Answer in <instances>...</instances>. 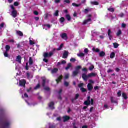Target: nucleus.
Listing matches in <instances>:
<instances>
[{
    "instance_id": "nucleus-1",
    "label": "nucleus",
    "mask_w": 128,
    "mask_h": 128,
    "mask_svg": "<svg viewBox=\"0 0 128 128\" xmlns=\"http://www.w3.org/2000/svg\"><path fill=\"white\" fill-rule=\"evenodd\" d=\"M12 122L6 120L4 117L1 118L0 120V128H8L10 126Z\"/></svg>"
},
{
    "instance_id": "nucleus-2",
    "label": "nucleus",
    "mask_w": 128,
    "mask_h": 128,
    "mask_svg": "<svg viewBox=\"0 0 128 128\" xmlns=\"http://www.w3.org/2000/svg\"><path fill=\"white\" fill-rule=\"evenodd\" d=\"M49 82L50 80L44 77L42 78V86L43 88H44V90H46V92H50V87L48 86Z\"/></svg>"
},
{
    "instance_id": "nucleus-3",
    "label": "nucleus",
    "mask_w": 128,
    "mask_h": 128,
    "mask_svg": "<svg viewBox=\"0 0 128 128\" xmlns=\"http://www.w3.org/2000/svg\"><path fill=\"white\" fill-rule=\"evenodd\" d=\"M9 14L12 16L14 18H16L18 16V12L14 9V5L10 6V10L9 11Z\"/></svg>"
},
{
    "instance_id": "nucleus-4",
    "label": "nucleus",
    "mask_w": 128,
    "mask_h": 128,
    "mask_svg": "<svg viewBox=\"0 0 128 128\" xmlns=\"http://www.w3.org/2000/svg\"><path fill=\"white\" fill-rule=\"evenodd\" d=\"M92 24V15L89 14L86 16V20H84L82 24L86 26V24Z\"/></svg>"
},
{
    "instance_id": "nucleus-5",
    "label": "nucleus",
    "mask_w": 128,
    "mask_h": 128,
    "mask_svg": "<svg viewBox=\"0 0 128 128\" xmlns=\"http://www.w3.org/2000/svg\"><path fill=\"white\" fill-rule=\"evenodd\" d=\"M54 56V52H50L49 53H44V62H48V60L46 59L48 58H50V56Z\"/></svg>"
},
{
    "instance_id": "nucleus-6",
    "label": "nucleus",
    "mask_w": 128,
    "mask_h": 128,
    "mask_svg": "<svg viewBox=\"0 0 128 128\" xmlns=\"http://www.w3.org/2000/svg\"><path fill=\"white\" fill-rule=\"evenodd\" d=\"M22 98L23 100H25V102H26L28 106H32V104L28 102H30V97H28V95L26 93H25L24 95L22 96Z\"/></svg>"
},
{
    "instance_id": "nucleus-7",
    "label": "nucleus",
    "mask_w": 128,
    "mask_h": 128,
    "mask_svg": "<svg viewBox=\"0 0 128 128\" xmlns=\"http://www.w3.org/2000/svg\"><path fill=\"white\" fill-rule=\"evenodd\" d=\"M84 104L85 106H90V104H92H92H94V100L91 99L90 100V96H88V100L84 102Z\"/></svg>"
},
{
    "instance_id": "nucleus-8",
    "label": "nucleus",
    "mask_w": 128,
    "mask_h": 128,
    "mask_svg": "<svg viewBox=\"0 0 128 128\" xmlns=\"http://www.w3.org/2000/svg\"><path fill=\"white\" fill-rule=\"evenodd\" d=\"M26 81L24 80H20L19 82L20 86H24V88H26Z\"/></svg>"
},
{
    "instance_id": "nucleus-9",
    "label": "nucleus",
    "mask_w": 128,
    "mask_h": 128,
    "mask_svg": "<svg viewBox=\"0 0 128 128\" xmlns=\"http://www.w3.org/2000/svg\"><path fill=\"white\" fill-rule=\"evenodd\" d=\"M100 35V33L98 32H96V31L92 32V36L94 38H98V36Z\"/></svg>"
},
{
    "instance_id": "nucleus-10",
    "label": "nucleus",
    "mask_w": 128,
    "mask_h": 128,
    "mask_svg": "<svg viewBox=\"0 0 128 128\" xmlns=\"http://www.w3.org/2000/svg\"><path fill=\"white\" fill-rule=\"evenodd\" d=\"M27 78L28 80H32V78H34V74L30 72H27L26 73Z\"/></svg>"
},
{
    "instance_id": "nucleus-11",
    "label": "nucleus",
    "mask_w": 128,
    "mask_h": 128,
    "mask_svg": "<svg viewBox=\"0 0 128 128\" xmlns=\"http://www.w3.org/2000/svg\"><path fill=\"white\" fill-rule=\"evenodd\" d=\"M112 36H113L112 32V30H108V36H109V38L110 40H112Z\"/></svg>"
},
{
    "instance_id": "nucleus-12",
    "label": "nucleus",
    "mask_w": 128,
    "mask_h": 128,
    "mask_svg": "<svg viewBox=\"0 0 128 128\" xmlns=\"http://www.w3.org/2000/svg\"><path fill=\"white\" fill-rule=\"evenodd\" d=\"M46 128H56V125L53 124L49 123L46 126Z\"/></svg>"
},
{
    "instance_id": "nucleus-13",
    "label": "nucleus",
    "mask_w": 128,
    "mask_h": 128,
    "mask_svg": "<svg viewBox=\"0 0 128 128\" xmlns=\"http://www.w3.org/2000/svg\"><path fill=\"white\" fill-rule=\"evenodd\" d=\"M54 102H51L48 104V106L50 108V110H54Z\"/></svg>"
},
{
    "instance_id": "nucleus-14",
    "label": "nucleus",
    "mask_w": 128,
    "mask_h": 128,
    "mask_svg": "<svg viewBox=\"0 0 128 128\" xmlns=\"http://www.w3.org/2000/svg\"><path fill=\"white\" fill-rule=\"evenodd\" d=\"M16 62L19 64H22V56H18L16 57Z\"/></svg>"
},
{
    "instance_id": "nucleus-15",
    "label": "nucleus",
    "mask_w": 128,
    "mask_h": 128,
    "mask_svg": "<svg viewBox=\"0 0 128 128\" xmlns=\"http://www.w3.org/2000/svg\"><path fill=\"white\" fill-rule=\"evenodd\" d=\"M50 24H45L44 26V30H50Z\"/></svg>"
},
{
    "instance_id": "nucleus-16",
    "label": "nucleus",
    "mask_w": 128,
    "mask_h": 128,
    "mask_svg": "<svg viewBox=\"0 0 128 128\" xmlns=\"http://www.w3.org/2000/svg\"><path fill=\"white\" fill-rule=\"evenodd\" d=\"M82 78L84 80H88V78H90V77H88V75L87 76L86 74H83L82 75Z\"/></svg>"
},
{
    "instance_id": "nucleus-17",
    "label": "nucleus",
    "mask_w": 128,
    "mask_h": 128,
    "mask_svg": "<svg viewBox=\"0 0 128 128\" xmlns=\"http://www.w3.org/2000/svg\"><path fill=\"white\" fill-rule=\"evenodd\" d=\"M62 38L65 40H68V36L66 34H63L61 35Z\"/></svg>"
},
{
    "instance_id": "nucleus-18",
    "label": "nucleus",
    "mask_w": 128,
    "mask_h": 128,
    "mask_svg": "<svg viewBox=\"0 0 128 128\" xmlns=\"http://www.w3.org/2000/svg\"><path fill=\"white\" fill-rule=\"evenodd\" d=\"M70 116H64L63 117V120L64 122H68V120H70Z\"/></svg>"
},
{
    "instance_id": "nucleus-19",
    "label": "nucleus",
    "mask_w": 128,
    "mask_h": 128,
    "mask_svg": "<svg viewBox=\"0 0 128 128\" xmlns=\"http://www.w3.org/2000/svg\"><path fill=\"white\" fill-rule=\"evenodd\" d=\"M68 56V52L65 51L63 54V58H67Z\"/></svg>"
},
{
    "instance_id": "nucleus-20",
    "label": "nucleus",
    "mask_w": 128,
    "mask_h": 128,
    "mask_svg": "<svg viewBox=\"0 0 128 128\" xmlns=\"http://www.w3.org/2000/svg\"><path fill=\"white\" fill-rule=\"evenodd\" d=\"M88 90L90 92V90H92L94 88V87L92 86V85L90 84H88Z\"/></svg>"
},
{
    "instance_id": "nucleus-21",
    "label": "nucleus",
    "mask_w": 128,
    "mask_h": 128,
    "mask_svg": "<svg viewBox=\"0 0 128 128\" xmlns=\"http://www.w3.org/2000/svg\"><path fill=\"white\" fill-rule=\"evenodd\" d=\"M96 76V74L95 73H91V74H88V77L94 78V77Z\"/></svg>"
},
{
    "instance_id": "nucleus-22",
    "label": "nucleus",
    "mask_w": 128,
    "mask_h": 128,
    "mask_svg": "<svg viewBox=\"0 0 128 128\" xmlns=\"http://www.w3.org/2000/svg\"><path fill=\"white\" fill-rule=\"evenodd\" d=\"M79 72H80V71H78V70L74 71L72 73L73 76H78V74Z\"/></svg>"
},
{
    "instance_id": "nucleus-23",
    "label": "nucleus",
    "mask_w": 128,
    "mask_h": 128,
    "mask_svg": "<svg viewBox=\"0 0 128 128\" xmlns=\"http://www.w3.org/2000/svg\"><path fill=\"white\" fill-rule=\"evenodd\" d=\"M16 34L18 36H24V34H22V32L20 31H17Z\"/></svg>"
},
{
    "instance_id": "nucleus-24",
    "label": "nucleus",
    "mask_w": 128,
    "mask_h": 128,
    "mask_svg": "<svg viewBox=\"0 0 128 128\" xmlns=\"http://www.w3.org/2000/svg\"><path fill=\"white\" fill-rule=\"evenodd\" d=\"M90 10H92L90 8H88L87 9H86L84 10V14H88V12H90Z\"/></svg>"
},
{
    "instance_id": "nucleus-25",
    "label": "nucleus",
    "mask_w": 128,
    "mask_h": 128,
    "mask_svg": "<svg viewBox=\"0 0 128 128\" xmlns=\"http://www.w3.org/2000/svg\"><path fill=\"white\" fill-rule=\"evenodd\" d=\"M28 62H29V64H30V66H32V64H34V61L32 60V58H30Z\"/></svg>"
},
{
    "instance_id": "nucleus-26",
    "label": "nucleus",
    "mask_w": 128,
    "mask_h": 128,
    "mask_svg": "<svg viewBox=\"0 0 128 128\" xmlns=\"http://www.w3.org/2000/svg\"><path fill=\"white\" fill-rule=\"evenodd\" d=\"M58 68H54L52 70V74H56V72H58Z\"/></svg>"
},
{
    "instance_id": "nucleus-27",
    "label": "nucleus",
    "mask_w": 128,
    "mask_h": 128,
    "mask_svg": "<svg viewBox=\"0 0 128 128\" xmlns=\"http://www.w3.org/2000/svg\"><path fill=\"white\" fill-rule=\"evenodd\" d=\"M70 68H72V64L70 63L68 64L67 67L66 68V70H68Z\"/></svg>"
},
{
    "instance_id": "nucleus-28",
    "label": "nucleus",
    "mask_w": 128,
    "mask_h": 128,
    "mask_svg": "<svg viewBox=\"0 0 128 128\" xmlns=\"http://www.w3.org/2000/svg\"><path fill=\"white\" fill-rule=\"evenodd\" d=\"M122 98H124V100H128V95L126 94V93H123L122 94Z\"/></svg>"
},
{
    "instance_id": "nucleus-29",
    "label": "nucleus",
    "mask_w": 128,
    "mask_h": 128,
    "mask_svg": "<svg viewBox=\"0 0 128 128\" xmlns=\"http://www.w3.org/2000/svg\"><path fill=\"white\" fill-rule=\"evenodd\" d=\"M62 80V76H60V77L58 78V79H57L56 80L57 84H58V82H60Z\"/></svg>"
},
{
    "instance_id": "nucleus-30",
    "label": "nucleus",
    "mask_w": 128,
    "mask_h": 128,
    "mask_svg": "<svg viewBox=\"0 0 128 128\" xmlns=\"http://www.w3.org/2000/svg\"><path fill=\"white\" fill-rule=\"evenodd\" d=\"M72 6H75L76 8H78L79 6H82V4H78L76 3H73L72 4Z\"/></svg>"
},
{
    "instance_id": "nucleus-31",
    "label": "nucleus",
    "mask_w": 128,
    "mask_h": 128,
    "mask_svg": "<svg viewBox=\"0 0 128 128\" xmlns=\"http://www.w3.org/2000/svg\"><path fill=\"white\" fill-rule=\"evenodd\" d=\"M92 50H93V52H100V50L98 48L96 49V48L94 47L92 48Z\"/></svg>"
},
{
    "instance_id": "nucleus-32",
    "label": "nucleus",
    "mask_w": 128,
    "mask_h": 128,
    "mask_svg": "<svg viewBox=\"0 0 128 128\" xmlns=\"http://www.w3.org/2000/svg\"><path fill=\"white\" fill-rule=\"evenodd\" d=\"M106 56V53H104V52H102L100 53V56L101 58H103V56Z\"/></svg>"
},
{
    "instance_id": "nucleus-33",
    "label": "nucleus",
    "mask_w": 128,
    "mask_h": 128,
    "mask_svg": "<svg viewBox=\"0 0 128 128\" xmlns=\"http://www.w3.org/2000/svg\"><path fill=\"white\" fill-rule=\"evenodd\" d=\"M66 18L68 22H70V20H72V18L70 17V16L68 14L66 15Z\"/></svg>"
},
{
    "instance_id": "nucleus-34",
    "label": "nucleus",
    "mask_w": 128,
    "mask_h": 128,
    "mask_svg": "<svg viewBox=\"0 0 128 128\" xmlns=\"http://www.w3.org/2000/svg\"><path fill=\"white\" fill-rule=\"evenodd\" d=\"M119 46L120 45L118 43L114 44V48H118Z\"/></svg>"
},
{
    "instance_id": "nucleus-35",
    "label": "nucleus",
    "mask_w": 128,
    "mask_h": 128,
    "mask_svg": "<svg viewBox=\"0 0 128 128\" xmlns=\"http://www.w3.org/2000/svg\"><path fill=\"white\" fill-rule=\"evenodd\" d=\"M108 12H114V8H108Z\"/></svg>"
},
{
    "instance_id": "nucleus-36",
    "label": "nucleus",
    "mask_w": 128,
    "mask_h": 128,
    "mask_svg": "<svg viewBox=\"0 0 128 128\" xmlns=\"http://www.w3.org/2000/svg\"><path fill=\"white\" fill-rule=\"evenodd\" d=\"M4 56L5 58H10V55H8L6 51L4 52Z\"/></svg>"
},
{
    "instance_id": "nucleus-37",
    "label": "nucleus",
    "mask_w": 128,
    "mask_h": 128,
    "mask_svg": "<svg viewBox=\"0 0 128 128\" xmlns=\"http://www.w3.org/2000/svg\"><path fill=\"white\" fill-rule=\"evenodd\" d=\"M115 56H116V54H114V52H112L110 54V58H114Z\"/></svg>"
},
{
    "instance_id": "nucleus-38",
    "label": "nucleus",
    "mask_w": 128,
    "mask_h": 128,
    "mask_svg": "<svg viewBox=\"0 0 128 128\" xmlns=\"http://www.w3.org/2000/svg\"><path fill=\"white\" fill-rule=\"evenodd\" d=\"M111 102L112 104H116L117 103L116 101L114 100V97L111 98Z\"/></svg>"
},
{
    "instance_id": "nucleus-39",
    "label": "nucleus",
    "mask_w": 128,
    "mask_h": 128,
    "mask_svg": "<svg viewBox=\"0 0 128 128\" xmlns=\"http://www.w3.org/2000/svg\"><path fill=\"white\" fill-rule=\"evenodd\" d=\"M68 78H70V74H65V77L64 78L66 80H68Z\"/></svg>"
},
{
    "instance_id": "nucleus-40",
    "label": "nucleus",
    "mask_w": 128,
    "mask_h": 128,
    "mask_svg": "<svg viewBox=\"0 0 128 128\" xmlns=\"http://www.w3.org/2000/svg\"><path fill=\"white\" fill-rule=\"evenodd\" d=\"M6 52H8V50H10V46L8 45H7L6 46Z\"/></svg>"
},
{
    "instance_id": "nucleus-41",
    "label": "nucleus",
    "mask_w": 128,
    "mask_h": 128,
    "mask_svg": "<svg viewBox=\"0 0 128 128\" xmlns=\"http://www.w3.org/2000/svg\"><path fill=\"white\" fill-rule=\"evenodd\" d=\"M25 70H30V67L28 66V63L26 64V66H25Z\"/></svg>"
},
{
    "instance_id": "nucleus-42",
    "label": "nucleus",
    "mask_w": 128,
    "mask_h": 128,
    "mask_svg": "<svg viewBox=\"0 0 128 128\" xmlns=\"http://www.w3.org/2000/svg\"><path fill=\"white\" fill-rule=\"evenodd\" d=\"M91 4H93L94 6H98V2H91Z\"/></svg>"
},
{
    "instance_id": "nucleus-43",
    "label": "nucleus",
    "mask_w": 128,
    "mask_h": 128,
    "mask_svg": "<svg viewBox=\"0 0 128 128\" xmlns=\"http://www.w3.org/2000/svg\"><path fill=\"white\" fill-rule=\"evenodd\" d=\"M120 34H122V31L120 30H119L116 34V36H120Z\"/></svg>"
},
{
    "instance_id": "nucleus-44",
    "label": "nucleus",
    "mask_w": 128,
    "mask_h": 128,
    "mask_svg": "<svg viewBox=\"0 0 128 128\" xmlns=\"http://www.w3.org/2000/svg\"><path fill=\"white\" fill-rule=\"evenodd\" d=\"M64 20H65L64 18V17H62L60 19V22H61V24H62V22H64Z\"/></svg>"
},
{
    "instance_id": "nucleus-45",
    "label": "nucleus",
    "mask_w": 128,
    "mask_h": 128,
    "mask_svg": "<svg viewBox=\"0 0 128 128\" xmlns=\"http://www.w3.org/2000/svg\"><path fill=\"white\" fill-rule=\"evenodd\" d=\"M40 88V84H38L35 88H34V90H38V88Z\"/></svg>"
},
{
    "instance_id": "nucleus-46",
    "label": "nucleus",
    "mask_w": 128,
    "mask_h": 128,
    "mask_svg": "<svg viewBox=\"0 0 128 128\" xmlns=\"http://www.w3.org/2000/svg\"><path fill=\"white\" fill-rule=\"evenodd\" d=\"M80 68H82V66H78L77 67H76V70H77L78 72H80Z\"/></svg>"
},
{
    "instance_id": "nucleus-47",
    "label": "nucleus",
    "mask_w": 128,
    "mask_h": 128,
    "mask_svg": "<svg viewBox=\"0 0 128 128\" xmlns=\"http://www.w3.org/2000/svg\"><path fill=\"white\" fill-rule=\"evenodd\" d=\"M104 110H108V106L106 104H104Z\"/></svg>"
},
{
    "instance_id": "nucleus-48",
    "label": "nucleus",
    "mask_w": 128,
    "mask_h": 128,
    "mask_svg": "<svg viewBox=\"0 0 128 128\" xmlns=\"http://www.w3.org/2000/svg\"><path fill=\"white\" fill-rule=\"evenodd\" d=\"M80 90L82 92H86V90L84 88H81Z\"/></svg>"
},
{
    "instance_id": "nucleus-49",
    "label": "nucleus",
    "mask_w": 128,
    "mask_h": 128,
    "mask_svg": "<svg viewBox=\"0 0 128 128\" xmlns=\"http://www.w3.org/2000/svg\"><path fill=\"white\" fill-rule=\"evenodd\" d=\"M78 56H84V53H80V54H78Z\"/></svg>"
},
{
    "instance_id": "nucleus-50",
    "label": "nucleus",
    "mask_w": 128,
    "mask_h": 128,
    "mask_svg": "<svg viewBox=\"0 0 128 128\" xmlns=\"http://www.w3.org/2000/svg\"><path fill=\"white\" fill-rule=\"evenodd\" d=\"M94 68V66H92L90 67L89 70H93Z\"/></svg>"
},
{
    "instance_id": "nucleus-51",
    "label": "nucleus",
    "mask_w": 128,
    "mask_h": 128,
    "mask_svg": "<svg viewBox=\"0 0 128 128\" xmlns=\"http://www.w3.org/2000/svg\"><path fill=\"white\" fill-rule=\"evenodd\" d=\"M118 16L120 18H124V13H122L118 15Z\"/></svg>"
},
{
    "instance_id": "nucleus-52",
    "label": "nucleus",
    "mask_w": 128,
    "mask_h": 128,
    "mask_svg": "<svg viewBox=\"0 0 128 128\" xmlns=\"http://www.w3.org/2000/svg\"><path fill=\"white\" fill-rule=\"evenodd\" d=\"M80 32H80V36H82V38H84V32L82 33H80Z\"/></svg>"
},
{
    "instance_id": "nucleus-53",
    "label": "nucleus",
    "mask_w": 128,
    "mask_h": 128,
    "mask_svg": "<svg viewBox=\"0 0 128 128\" xmlns=\"http://www.w3.org/2000/svg\"><path fill=\"white\" fill-rule=\"evenodd\" d=\"M54 16H58V10H57L55 12V13L54 14Z\"/></svg>"
},
{
    "instance_id": "nucleus-54",
    "label": "nucleus",
    "mask_w": 128,
    "mask_h": 128,
    "mask_svg": "<svg viewBox=\"0 0 128 128\" xmlns=\"http://www.w3.org/2000/svg\"><path fill=\"white\" fill-rule=\"evenodd\" d=\"M30 46H33V44H34V42H32V40H30Z\"/></svg>"
},
{
    "instance_id": "nucleus-55",
    "label": "nucleus",
    "mask_w": 128,
    "mask_h": 128,
    "mask_svg": "<svg viewBox=\"0 0 128 128\" xmlns=\"http://www.w3.org/2000/svg\"><path fill=\"white\" fill-rule=\"evenodd\" d=\"M34 66H36V68H38L37 66H33L32 67H30V68H32V70H33V72H34L35 70Z\"/></svg>"
},
{
    "instance_id": "nucleus-56",
    "label": "nucleus",
    "mask_w": 128,
    "mask_h": 128,
    "mask_svg": "<svg viewBox=\"0 0 128 128\" xmlns=\"http://www.w3.org/2000/svg\"><path fill=\"white\" fill-rule=\"evenodd\" d=\"M70 60L71 62H76V59L74 58H72Z\"/></svg>"
},
{
    "instance_id": "nucleus-57",
    "label": "nucleus",
    "mask_w": 128,
    "mask_h": 128,
    "mask_svg": "<svg viewBox=\"0 0 128 128\" xmlns=\"http://www.w3.org/2000/svg\"><path fill=\"white\" fill-rule=\"evenodd\" d=\"M118 96H122V91H120L118 93Z\"/></svg>"
},
{
    "instance_id": "nucleus-58",
    "label": "nucleus",
    "mask_w": 128,
    "mask_h": 128,
    "mask_svg": "<svg viewBox=\"0 0 128 128\" xmlns=\"http://www.w3.org/2000/svg\"><path fill=\"white\" fill-rule=\"evenodd\" d=\"M64 2L66 3V4H70V0H65L64 1Z\"/></svg>"
},
{
    "instance_id": "nucleus-59",
    "label": "nucleus",
    "mask_w": 128,
    "mask_h": 128,
    "mask_svg": "<svg viewBox=\"0 0 128 128\" xmlns=\"http://www.w3.org/2000/svg\"><path fill=\"white\" fill-rule=\"evenodd\" d=\"M126 24H122V28H126Z\"/></svg>"
},
{
    "instance_id": "nucleus-60",
    "label": "nucleus",
    "mask_w": 128,
    "mask_h": 128,
    "mask_svg": "<svg viewBox=\"0 0 128 128\" xmlns=\"http://www.w3.org/2000/svg\"><path fill=\"white\" fill-rule=\"evenodd\" d=\"M62 90L60 89L59 92H58V94L59 96H60V94H62Z\"/></svg>"
},
{
    "instance_id": "nucleus-61",
    "label": "nucleus",
    "mask_w": 128,
    "mask_h": 128,
    "mask_svg": "<svg viewBox=\"0 0 128 128\" xmlns=\"http://www.w3.org/2000/svg\"><path fill=\"white\" fill-rule=\"evenodd\" d=\"M18 2H15L14 3V6H18Z\"/></svg>"
},
{
    "instance_id": "nucleus-62",
    "label": "nucleus",
    "mask_w": 128,
    "mask_h": 128,
    "mask_svg": "<svg viewBox=\"0 0 128 128\" xmlns=\"http://www.w3.org/2000/svg\"><path fill=\"white\" fill-rule=\"evenodd\" d=\"M82 86H84V84L82 83H81L78 85L79 88H82Z\"/></svg>"
},
{
    "instance_id": "nucleus-63",
    "label": "nucleus",
    "mask_w": 128,
    "mask_h": 128,
    "mask_svg": "<svg viewBox=\"0 0 128 128\" xmlns=\"http://www.w3.org/2000/svg\"><path fill=\"white\" fill-rule=\"evenodd\" d=\"M78 96H80V95L78 94H76L75 96V100H78Z\"/></svg>"
},
{
    "instance_id": "nucleus-64",
    "label": "nucleus",
    "mask_w": 128,
    "mask_h": 128,
    "mask_svg": "<svg viewBox=\"0 0 128 128\" xmlns=\"http://www.w3.org/2000/svg\"><path fill=\"white\" fill-rule=\"evenodd\" d=\"M64 86H68V82H64Z\"/></svg>"
}]
</instances>
